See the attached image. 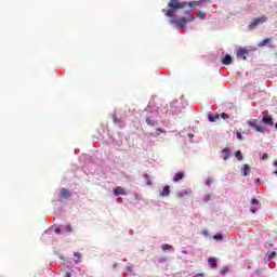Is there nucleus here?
Instances as JSON below:
<instances>
[{
  "mask_svg": "<svg viewBox=\"0 0 277 277\" xmlns=\"http://www.w3.org/2000/svg\"><path fill=\"white\" fill-rule=\"evenodd\" d=\"M127 269H128V272H132L133 266H128Z\"/></svg>",
  "mask_w": 277,
  "mask_h": 277,
  "instance_id": "37",
  "label": "nucleus"
},
{
  "mask_svg": "<svg viewBox=\"0 0 277 277\" xmlns=\"http://www.w3.org/2000/svg\"><path fill=\"white\" fill-rule=\"evenodd\" d=\"M235 155L238 161H243V155L241 154V150L236 151Z\"/></svg>",
  "mask_w": 277,
  "mask_h": 277,
  "instance_id": "18",
  "label": "nucleus"
},
{
  "mask_svg": "<svg viewBox=\"0 0 277 277\" xmlns=\"http://www.w3.org/2000/svg\"><path fill=\"white\" fill-rule=\"evenodd\" d=\"M261 159H263V161L269 159V155H267L266 153H264L261 157Z\"/></svg>",
  "mask_w": 277,
  "mask_h": 277,
  "instance_id": "29",
  "label": "nucleus"
},
{
  "mask_svg": "<svg viewBox=\"0 0 277 277\" xmlns=\"http://www.w3.org/2000/svg\"><path fill=\"white\" fill-rule=\"evenodd\" d=\"M113 122H114L115 124H118V123L122 122V120L119 119L116 115H113Z\"/></svg>",
  "mask_w": 277,
  "mask_h": 277,
  "instance_id": "22",
  "label": "nucleus"
},
{
  "mask_svg": "<svg viewBox=\"0 0 277 277\" xmlns=\"http://www.w3.org/2000/svg\"><path fill=\"white\" fill-rule=\"evenodd\" d=\"M160 196H170V186H164L160 193Z\"/></svg>",
  "mask_w": 277,
  "mask_h": 277,
  "instance_id": "14",
  "label": "nucleus"
},
{
  "mask_svg": "<svg viewBox=\"0 0 277 277\" xmlns=\"http://www.w3.org/2000/svg\"><path fill=\"white\" fill-rule=\"evenodd\" d=\"M251 212L256 213V210L254 208H251Z\"/></svg>",
  "mask_w": 277,
  "mask_h": 277,
  "instance_id": "40",
  "label": "nucleus"
},
{
  "mask_svg": "<svg viewBox=\"0 0 277 277\" xmlns=\"http://www.w3.org/2000/svg\"><path fill=\"white\" fill-rule=\"evenodd\" d=\"M144 176H145V179H146V184H147V185H153V182L150 181V175L145 174Z\"/></svg>",
  "mask_w": 277,
  "mask_h": 277,
  "instance_id": "25",
  "label": "nucleus"
},
{
  "mask_svg": "<svg viewBox=\"0 0 277 277\" xmlns=\"http://www.w3.org/2000/svg\"><path fill=\"white\" fill-rule=\"evenodd\" d=\"M61 197L62 198H70V190L67 188H62L61 189Z\"/></svg>",
  "mask_w": 277,
  "mask_h": 277,
  "instance_id": "8",
  "label": "nucleus"
},
{
  "mask_svg": "<svg viewBox=\"0 0 277 277\" xmlns=\"http://www.w3.org/2000/svg\"><path fill=\"white\" fill-rule=\"evenodd\" d=\"M189 194H192V190H182L180 193H177V198H185V196H189Z\"/></svg>",
  "mask_w": 277,
  "mask_h": 277,
  "instance_id": "11",
  "label": "nucleus"
},
{
  "mask_svg": "<svg viewBox=\"0 0 277 277\" xmlns=\"http://www.w3.org/2000/svg\"><path fill=\"white\" fill-rule=\"evenodd\" d=\"M228 272V267H224L223 269H222V273L223 274H226Z\"/></svg>",
  "mask_w": 277,
  "mask_h": 277,
  "instance_id": "35",
  "label": "nucleus"
},
{
  "mask_svg": "<svg viewBox=\"0 0 277 277\" xmlns=\"http://www.w3.org/2000/svg\"><path fill=\"white\" fill-rule=\"evenodd\" d=\"M222 153H224V155H225L224 161H226L227 159H230V149L224 148V149L222 150Z\"/></svg>",
  "mask_w": 277,
  "mask_h": 277,
  "instance_id": "15",
  "label": "nucleus"
},
{
  "mask_svg": "<svg viewBox=\"0 0 277 277\" xmlns=\"http://www.w3.org/2000/svg\"><path fill=\"white\" fill-rule=\"evenodd\" d=\"M237 140H243V136L241 135V132H237L236 133Z\"/></svg>",
  "mask_w": 277,
  "mask_h": 277,
  "instance_id": "31",
  "label": "nucleus"
},
{
  "mask_svg": "<svg viewBox=\"0 0 277 277\" xmlns=\"http://www.w3.org/2000/svg\"><path fill=\"white\" fill-rule=\"evenodd\" d=\"M263 23H267V16H265V15L253 19V21L248 25L249 31L254 30L259 25H263Z\"/></svg>",
  "mask_w": 277,
  "mask_h": 277,
  "instance_id": "2",
  "label": "nucleus"
},
{
  "mask_svg": "<svg viewBox=\"0 0 277 277\" xmlns=\"http://www.w3.org/2000/svg\"><path fill=\"white\" fill-rule=\"evenodd\" d=\"M169 10L163 9L162 12L170 18V23L172 26L179 28V29H185V25L187 23H194L196 21V17L192 15L188 18L181 17L179 19H174V14L179 12V10H183V8H187V2H180L179 0H170L168 3Z\"/></svg>",
  "mask_w": 277,
  "mask_h": 277,
  "instance_id": "1",
  "label": "nucleus"
},
{
  "mask_svg": "<svg viewBox=\"0 0 277 277\" xmlns=\"http://www.w3.org/2000/svg\"><path fill=\"white\" fill-rule=\"evenodd\" d=\"M54 233H56V235H60V233H62V229H60V227H56V228L54 229Z\"/></svg>",
  "mask_w": 277,
  "mask_h": 277,
  "instance_id": "33",
  "label": "nucleus"
},
{
  "mask_svg": "<svg viewBox=\"0 0 277 277\" xmlns=\"http://www.w3.org/2000/svg\"><path fill=\"white\" fill-rule=\"evenodd\" d=\"M267 256H268V261H272V259H274V256H276L275 251L267 253Z\"/></svg>",
  "mask_w": 277,
  "mask_h": 277,
  "instance_id": "27",
  "label": "nucleus"
},
{
  "mask_svg": "<svg viewBox=\"0 0 277 277\" xmlns=\"http://www.w3.org/2000/svg\"><path fill=\"white\" fill-rule=\"evenodd\" d=\"M162 250L166 252L167 250H172V246L164 243L162 245Z\"/></svg>",
  "mask_w": 277,
  "mask_h": 277,
  "instance_id": "24",
  "label": "nucleus"
},
{
  "mask_svg": "<svg viewBox=\"0 0 277 277\" xmlns=\"http://www.w3.org/2000/svg\"><path fill=\"white\" fill-rule=\"evenodd\" d=\"M188 5H189V8H198V5H200V2H198V1H190L188 3Z\"/></svg>",
  "mask_w": 277,
  "mask_h": 277,
  "instance_id": "20",
  "label": "nucleus"
},
{
  "mask_svg": "<svg viewBox=\"0 0 277 277\" xmlns=\"http://www.w3.org/2000/svg\"><path fill=\"white\" fill-rule=\"evenodd\" d=\"M202 235H208V232H207V230H203V232H202Z\"/></svg>",
  "mask_w": 277,
  "mask_h": 277,
  "instance_id": "41",
  "label": "nucleus"
},
{
  "mask_svg": "<svg viewBox=\"0 0 277 277\" xmlns=\"http://www.w3.org/2000/svg\"><path fill=\"white\" fill-rule=\"evenodd\" d=\"M198 18H200L201 21H205V18H207V13L203 12H198L197 13Z\"/></svg>",
  "mask_w": 277,
  "mask_h": 277,
  "instance_id": "21",
  "label": "nucleus"
},
{
  "mask_svg": "<svg viewBox=\"0 0 277 277\" xmlns=\"http://www.w3.org/2000/svg\"><path fill=\"white\" fill-rule=\"evenodd\" d=\"M208 120H209L210 122H215L216 120H220V115H219V114H215V115L209 114V115H208Z\"/></svg>",
  "mask_w": 277,
  "mask_h": 277,
  "instance_id": "9",
  "label": "nucleus"
},
{
  "mask_svg": "<svg viewBox=\"0 0 277 277\" xmlns=\"http://www.w3.org/2000/svg\"><path fill=\"white\" fill-rule=\"evenodd\" d=\"M255 131H258V133H265V131H267V129L263 126H255Z\"/></svg>",
  "mask_w": 277,
  "mask_h": 277,
  "instance_id": "16",
  "label": "nucleus"
},
{
  "mask_svg": "<svg viewBox=\"0 0 277 277\" xmlns=\"http://www.w3.org/2000/svg\"><path fill=\"white\" fill-rule=\"evenodd\" d=\"M250 172H252V170L250 169V166L243 164V172H242V175H243V176H248V175L250 174Z\"/></svg>",
  "mask_w": 277,
  "mask_h": 277,
  "instance_id": "13",
  "label": "nucleus"
},
{
  "mask_svg": "<svg viewBox=\"0 0 277 277\" xmlns=\"http://www.w3.org/2000/svg\"><path fill=\"white\" fill-rule=\"evenodd\" d=\"M195 277H205V274H198L197 276Z\"/></svg>",
  "mask_w": 277,
  "mask_h": 277,
  "instance_id": "38",
  "label": "nucleus"
},
{
  "mask_svg": "<svg viewBox=\"0 0 277 277\" xmlns=\"http://www.w3.org/2000/svg\"><path fill=\"white\" fill-rule=\"evenodd\" d=\"M208 263L210 267H213V268L217 267V261L215 260V258H209Z\"/></svg>",
  "mask_w": 277,
  "mask_h": 277,
  "instance_id": "12",
  "label": "nucleus"
},
{
  "mask_svg": "<svg viewBox=\"0 0 277 277\" xmlns=\"http://www.w3.org/2000/svg\"><path fill=\"white\" fill-rule=\"evenodd\" d=\"M213 239H215V241H222V239H224V237L221 234L214 235Z\"/></svg>",
  "mask_w": 277,
  "mask_h": 277,
  "instance_id": "23",
  "label": "nucleus"
},
{
  "mask_svg": "<svg viewBox=\"0 0 277 277\" xmlns=\"http://www.w3.org/2000/svg\"><path fill=\"white\" fill-rule=\"evenodd\" d=\"M274 166L277 168V161L274 162Z\"/></svg>",
  "mask_w": 277,
  "mask_h": 277,
  "instance_id": "42",
  "label": "nucleus"
},
{
  "mask_svg": "<svg viewBox=\"0 0 277 277\" xmlns=\"http://www.w3.org/2000/svg\"><path fill=\"white\" fill-rule=\"evenodd\" d=\"M183 179H185V172L180 171V172L175 173V175L173 177V182L179 183V181H183Z\"/></svg>",
  "mask_w": 277,
  "mask_h": 277,
  "instance_id": "5",
  "label": "nucleus"
},
{
  "mask_svg": "<svg viewBox=\"0 0 277 277\" xmlns=\"http://www.w3.org/2000/svg\"><path fill=\"white\" fill-rule=\"evenodd\" d=\"M262 122L264 124H269V127H274V119L272 118V116H265L262 118Z\"/></svg>",
  "mask_w": 277,
  "mask_h": 277,
  "instance_id": "7",
  "label": "nucleus"
},
{
  "mask_svg": "<svg viewBox=\"0 0 277 277\" xmlns=\"http://www.w3.org/2000/svg\"><path fill=\"white\" fill-rule=\"evenodd\" d=\"M185 14H189V11H186Z\"/></svg>",
  "mask_w": 277,
  "mask_h": 277,
  "instance_id": "43",
  "label": "nucleus"
},
{
  "mask_svg": "<svg viewBox=\"0 0 277 277\" xmlns=\"http://www.w3.org/2000/svg\"><path fill=\"white\" fill-rule=\"evenodd\" d=\"M70 276H71L70 273H66V274H65V277H70Z\"/></svg>",
  "mask_w": 277,
  "mask_h": 277,
  "instance_id": "39",
  "label": "nucleus"
},
{
  "mask_svg": "<svg viewBox=\"0 0 277 277\" xmlns=\"http://www.w3.org/2000/svg\"><path fill=\"white\" fill-rule=\"evenodd\" d=\"M248 126L252 127L253 129H256V123H254L252 121H248Z\"/></svg>",
  "mask_w": 277,
  "mask_h": 277,
  "instance_id": "30",
  "label": "nucleus"
},
{
  "mask_svg": "<svg viewBox=\"0 0 277 277\" xmlns=\"http://www.w3.org/2000/svg\"><path fill=\"white\" fill-rule=\"evenodd\" d=\"M251 205H259V200L256 198H252L251 199Z\"/></svg>",
  "mask_w": 277,
  "mask_h": 277,
  "instance_id": "32",
  "label": "nucleus"
},
{
  "mask_svg": "<svg viewBox=\"0 0 277 277\" xmlns=\"http://www.w3.org/2000/svg\"><path fill=\"white\" fill-rule=\"evenodd\" d=\"M211 183H212L211 180H207V181H206V185H210Z\"/></svg>",
  "mask_w": 277,
  "mask_h": 277,
  "instance_id": "36",
  "label": "nucleus"
},
{
  "mask_svg": "<svg viewBox=\"0 0 277 277\" xmlns=\"http://www.w3.org/2000/svg\"><path fill=\"white\" fill-rule=\"evenodd\" d=\"M74 256H77V259H81V253H74Z\"/></svg>",
  "mask_w": 277,
  "mask_h": 277,
  "instance_id": "34",
  "label": "nucleus"
},
{
  "mask_svg": "<svg viewBox=\"0 0 277 277\" xmlns=\"http://www.w3.org/2000/svg\"><path fill=\"white\" fill-rule=\"evenodd\" d=\"M222 64L224 66H229V64H233V56H230L229 54H226L222 60Z\"/></svg>",
  "mask_w": 277,
  "mask_h": 277,
  "instance_id": "6",
  "label": "nucleus"
},
{
  "mask_svg": "<svg viewBox=\"0 0 277 277\" xmlns=\"http://www.w3.org/2000/svg\"><path fill=\"white\" fill-rule=\"evenodd\" d=\"M269 42H272V38H266L263 41H261L260 43H258V47H260V48L267 47V44H269Z\"/></svg>",
  "mask_w": 277,
  "mask_h": 277,
  "instance_id": "10",
  "label": "nucleus"
},
{
  "mask_svg": "<svg viewBox=\"0 0 277 277\" xmlns=\"http://www.w3.org/2000/svg\"><path fill=\"white\" fill-rule=\"evenodd\" d=\"M114 194L116 196H127V190L120 186L114 188Z\"/></svg>",
  "mask_w": 277,
  "mask_h": 277,
  "instance_id": "4",
  "label": "nucleus"
},
{
  "mask_svg": "<svg viewBox=\"0 0 277 277\" xmlns=\"http://www.w3.org/2000/svg\"><path fill=\"white\" fill-rule=\"evenodd\" d=\"M161 133H166V130L161 129V128H158L156 130V135H161Z\"/></svg>",
  "mask_w": 277,
  "mask_h": 277,
  "instance_id": "28",
  "label": "nucleus"
},
{
  "mask_svg": "<svg viewBox=\"0 0 277 277\" xmlns=\"http://www.w3.org/2000/svg\"><path fill=\"white\" fill-rule=\"evenodd\" d=\"M64 230H65V233H72V225H70V224L65 225Z\"/></svg>",
  "mask_w": 277,
  "mask_h": 277,
  "instance_id": "19",
  "label": "nucleus"
},
{
  "mask_svg": "<svg viewBox=\"0 0 277 277\" xmlns=\"http://www.w3.org/2000/svg\"><path fill=\"white\" fill-rule=\"evenodd\" d=\"M250 53V50L246 49V48H241L237 51L236 55L237 57H240V60L246 61L247 60V55Z\"/></svg>",
  "mask_w": 277,
  "mask_h": 277,
  "instance_id": "3",
  "label": "nucleus"
},
{
  "mask_svg": "<svg viewBox=\"0 0 277 277\" xmlns=\"http://www.w3.org/2000/svg\"><path fill=\"white\" fill-rule=\"evenodd\" d=\"M220 118H223V120H228V118H230V117L228 116V114L222 113V114L220 115Z\"/></svg>",
  "mask_w": 277,
  "mask_h": 277,
  "instance_id": "26",
  "label": "nucleus"
},
{
  "mask_svg": "<svg viewBox=\"0 0 277 277\" xmlns=\"http://www.w3.org/2000/svg\"><path fill=\"white\" fill-rule=\"evenodd\" d=\"M145 122H146V124H148V127H155L157 124V122H153L150 117H146Z\"/></svg>",
  "mask_w": 277,
  "mask_h": 277,
  "instance_id": "17",
  "label": "nucleus"
}]
</instances>
